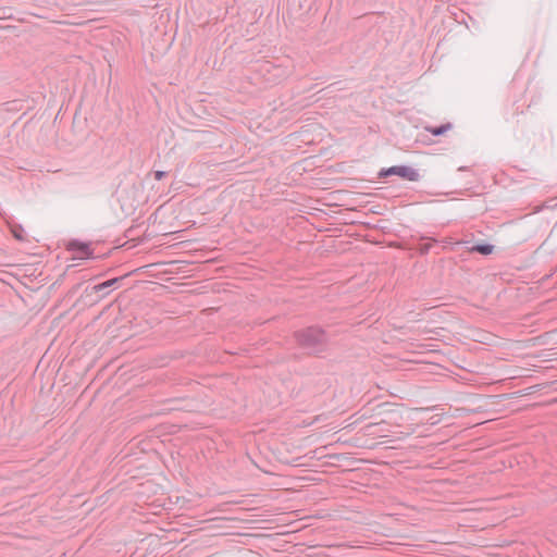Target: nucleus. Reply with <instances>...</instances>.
<instances>
[{
  "label": "nucleus",
  "mask_w": 557,
  "mask_h": 557,
  "mask_svg": "<svg viewBox=\"0 0 557 557\" xmlns=\"http://www.w3.org/2000/svg\"><path fill=\"white\" fill-rule=\"evenodd\" d=\"M67 249L74 253L75 259L94 258V251L87 243L73 239L69 243Z\"/></svg>",
  "instance_id": "obj_4"
},
{
  "label": "nucleus",
  "mask_w": 557,
  "mask_h": 557,
  "mask_svg": "<svg viewBox=\"0 0 557 557\" xmlns=\"http://www.w3.org/2000/svg\"><path fill=\"white\" fill-rule=\"evenodd\" d=\"M391 175H398L409 182H418L420 180V173L418 170L408 165H394L391 168L382 169L379 172L380 177H387Z\"/></svg>",
  "instance_id": "obj_3"
},
{
  "label": "nucleus",
  "mask_w": 557,
  "mask_h": 557,
  "mask_svg": "<svg viewBox=\"0 0 557 557\" xmlns=\"http://www.w3.org/2000/svg\"><path fill=\"white\" fill-rule=\"evenodd\" d=\"M451 127H453L451 123H445L440 126H426L425 131L428 133L432 134L433 136L438 137V136L444 135L449 129H451Z\"/></svg>",
  "instance_id": "obj_5"
},
{
  "label": "nucleus",
  "mask_w": 557,
  "mask_h": 557,
  "mask_svg": "<svg viewBox=\"0 0 557 557\" xmlns=\"http://www.w3.org/2000/svg\"><path fill=\"white\" fill-rule=\"evenodd\" d=\"M493 250L494 246L492 244H478L471 248V251L479 252L484 256L491 255Z\"/></svg>",
  "instance_id": "obj_7"
},
{
  "label": "nucleus",
  "mask_w": 557,
  "mask_h": 557,
  "mask_svg": "<svg viewBox=\"0 0 557 557\" xmlns=\"http://www.w3.org/2000/svg\"><path fill=\"white\" fill-rule=\"evenodd\" d=\"M121 278L120 277H114V278H111V280H108L106 282H102L100 284H97L92 287V290L95 293H101V292H104V295L109 294V292H106L108 288L114 286Z\"/></svg>",
  "instance_id": "obj_6"
},
{
  "label": "nucleus",
  "mask_w": 557,
  "mask_h": 557,
  "mask_svg": "<svg viewBox=\"0 0 557 557\" xmlns=\"http://www.w3.org/2000/svg\"><path fill=\"white\" fill-rule=\"evenodd\" d=\"M431 248V245L430 244H425L424 246L421 247V253H428L429 250Z\"/></svg>",
  "instance_id": "obj_9"
},
{
  "label": "nucleus",
  "mask_w": 557,
  "mask_h": 557,
  "mask_svg": "<svg viewBox=\"0 0 557 557\" xmlns=\"http://www.w3.org/2000/svg\"><path fill=\"white\" fill-rule=\"evenodd\" d=\"M297 343L309 352L318 354L325 350L327 336L318 326H309L295 333Z\"/></svg>",
  "instance_id": "obj_1"
},
{
  "label": "nucleus",
  "mask_w": 557,
  "mask_h": 557,
  "mask_svg": "<svg viewBox=\"0 0 557 557\" xmlns=\"http://www.w3.org/2000/svg\"><path fill=\"white\" fill-rule=\"evenodd\" d=\"M166 175V172L164 171H156L154 178L157 181H161Z\"/></svg>",
  "instance_id": "obj_8"
},
{
  "label": "nucleus",
  "mask_w": 557,
  "mask_h": 557,
  "mask_svg": "<svg viewBox=\"0 0 557 557\" xmlns=\"http://www.w3.org/2000/svg\"><path fill=\"white\" fill-rule=\"evenodd\" d=\"M14 236H15L17 239H22V236L20 235V232H14Z\"/></svg>",
  "instance_id": "obj_10"
},
{
  "label": "nucleus",
  "mask_w": 557,
  "mask_h": 557,
  "mask_svg": "<svg viewBox=\"0 0 557 557\" xmlns=\"http://www.w3.org/2000/svg\"><path fill=\"white\" fill-rule=\"evenodd\" d=\"M258 71L263 75L265 82L271 84H278L290 74L287 66L274 64L271 61H265L259 64Z\"/></svg>",
  "instance_id": "obj_2"
},
{
  "label": "nucleus",
  "mask_w": 557,
  "mask_h": 557,
  "mask_svg": "<svg viewBox=\"0 0 557 557\" xmlns=\"http://www.w3.org/2000/svg\"><path fill=\"white\" fill-rule=\"evenodd\" d=\"M14 236H15L17 239H22V236L20 235V232H14Z\"/></svg>",
  "instance_id": "obj_11"
}]
</instances>
